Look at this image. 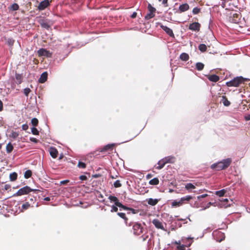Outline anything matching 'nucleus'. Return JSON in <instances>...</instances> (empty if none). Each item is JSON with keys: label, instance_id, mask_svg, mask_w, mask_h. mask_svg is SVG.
<instances>
[{"label": "nucleus", "instance_id": "nucleus-57", "mask_svg": "<svg viewBox=\"0 0 250 250\" xmlns=\"http://www.w3.org/2000/svg\"><path fill=\"white\" fill-rule=\"evenodd\" d=\"M168 35L170 36V37H174V34H173V32H167Z\"/></svg>", "mask_w": 250, "mask_h": 250}, {"label": "nucleus", "instance_id": "nucleus-43", "mask_svg": "<svg viewBox=\"0 0 250 250\" xmlns=\"http://www.w3.org/2000/svg\"><path fill=\"white\" fill-rule=\"evenodd\" d=\"M30 207V204L29 203L26 202V203L22 204V208L23 209H27Z\"/></svg>", "mask_w": 250, "mask_h": 250}, {"label": "nucleus", "instance_id": "nucleus-51", "mask_svg": "<svg viewBox=\"0 0 250 250\" xmlns=\"http://www.w3.org/2000/svg\"><path fill=\"white\" fill-rule=\"evenodd\" d=\"M10 188H11V186L10 185L6 184L4 186V189H5V190H9L10 189Z\"/></svg>", "mask_w": 250, "mask_h": 250}, {"label": "nucleus", "instance_id": "nucleus-40", "mask_svg": "<svg viewBox=\"0 0 250 250\" xmlns=\"http://www.w3.org/2000/svg\"><path fill=\"white\" fill-rule=\"evenodd\" d=\"M31 132L32 134H34L36 135H38L39 134V132L37 128L35 127H33L31 128Z\"/></svg>", "mask_w": 250, "mask_h": 250}, {"label": "nucleus", "instance_id": "nucleus-10", "mask_svg": "<svg viewBox=\"0 0 250 250\" xmlns=\"http://www.w3.org/2000/svg\"><path fill=\"white\" fill-rule=\"evenodd\" d=\"M49 4V2L48 0H44L42 1L41 2L38 6V8L40 10H42L44 9L46 7H47Z\"/></svg>", "mask_w": 250, "mask_h": 250}, {"label": "nucleus", "instance_id": "nucleus-8", "mask_svg": "<svg viewBox=\"0 0 250 250\" xmlns=\"http://www.w3.org/2000/svg\"><path fill=\"white\" fill-rule=\"evenodd\" d=\"M152 223L153 225H155V227L158 229L165 230L163 223L157 219H154L152 220Z\"/></svg>", "mask_w": 250, "mask_h": 250}, {"label": "nucleus", "instance_id": "nucleus-18", "mask_svg": "<svg viewBox=\"0 0 250 250\" xmlns=\"http://www.w3.org/2000/svg\"><path fill=\"white\" fill-rule=\"evenodd\" d=\"M193 198V197L190 195H188L187 196H184L183 197H181L180 199V201L182 203V205L184 203V202H188L190 200H191Z\"/></svg>", "mask_w": 250, "mask_h": 250}, {"label": "nucleus", "instance_id": "nucleus-49", "mask_svg": "<svg viewBox=\"0 0 250 250\" xmlns=\"http://www.w3.org/2000/svg\"><path fill=\"white\" fill-rule=\"evenodd\" d=\"M80 179L81 180H86L87 179V177L86 176H84V175H82V176H80Z\"/></svg>", "mask_w": 250, "mask_h": 250}, {"label": "nucleus", "instance_id": "nucleus-41", "mask_svg": "<svg viewBox=\"0 0 250 250\" xmlns=\"http://www.w3.org/2000/svg\"><path fill=\"white\" fill-rule=\"evenodd\" d=\"M154 16V13L149 12V13L147 14L145 18L147 20L150 19Z\"/></svg>", "mask_w": 250, "mask_h": 250}, {"label": "nucleus", "instance_id": "nucleus-17", "mask_svg": "<svg viewBox=\"0 0 250 250\" xmlns=\"http://www.w3.org/2000/svg\"><path fill=\"white\" fill-rule=\"evenodd\" d=\"M158 166L156 168L157 169H161L162 168H163L165 165L166 164L165 161H164V160L163 159L162 160H161L160 161H158Z\"/></svg>", "mask_w": 250, "mask_h": 250}, {"label": "nucleus", "instance_id": "nucleus-15", "mask_svg": "<svg viewBox=\"0 0 250 250\" xmlns=\"http://www.w3.org/2000/svg\"><path fill=\"white\" fill-rule=\"evenodd\" d=\"M208 78L210 81L214 83H216L219 80V76L215 74L208 75Z\"/></svg>", "mask_w": 250, "mask_h": 250}, {"label": "nucleus", "instance_id": "nucleus-22", "mask_svg": "<svg viewBox=\"0 0 250 250\" xmlns=\"http://www.w3.org/2000/svg\"><path fill=\"white\" fill-rule=\"evenodd\" d=\"M189 9V5L187 3H185L179 6V10L181 12H184L188 10Z\"/></svg>", "mask_w": 250, "mask_h": 250}, {"label": "nucleus", "instance_id": "nucleus-7", "mask_svg": "<svg viewBox=\"0 0 250 250\" xmlns=\"http://www.w3.org/2000/svg\"><path fill=\"white\" fill-rule=\"evenodd\" d=\"M37 53L38 56L40 57H51L52 55V53L50 51L47 50L46 49L44 48H41L38 50Z\"/></svg>", "mask_w": 250, "mask_h": 250}, {"label": "nucleus", "instance_id": "nucleus-47", "mask_svg": "<svg viewBox=\"0 0 250 250\" xmlns=\"http://www.w3.org/2000/svg\"><path fill=\"white\" fill-rule=\"evenodd\" d=\"M193 13L194 14H197L198 13H199V12H200V9L196 7V8H194L193 9Z\"/></svg>", "mask_w": 250, "mask_h": 250}, {"label": "nucleus", "instance_id": "nucleus-52", "mask_svg": "<svg viewBox=\"0 0 250 250\" xmlns=\"http://www.w3.org/2000/svg\"><path fill=\"white\" fill-rule=\"evenodd\" d=\"M3 110V104L2 101L0 100V112Z\"/></svg>", "mask_w": 250, "mask_h": 250}, {"label": "nucleus", "instance_id": "nucleus-26", "mask_svg": "<svg viewBox=\"0 0 250 250\" xmlns=\"http://www.w3.org/2000/svg\"><path fill=\"white\" fill-rule=\"evenodd\" d=\"M15 78L17 80V83L18 84H21L22 80V76L21 74H16Z\"/></svg>", "mask_w": 250, "mask_h": 250}, {"label": "nucleus", "instance_id": "nucleus-31", "mask_svg": "<svg viewBox=\"0 0 250 250\" xmlns=\"http://www.w3.org/2000/svg\"><path fill=\"white\" fill-rule=\"evenodd\" d=\"M226 193L225 189H221L216 191V194L219 197H223Z\"/></svg>", "mask_w": 250, "mask_h": 250}, {"label": "nucleus", "instance_id": "nucleus-34", "mask_svg": "<svg viewBox=\"0 0 250 250\" xmlns=\"http://www.w3.org/2000/svg\"><path fill=\"white\" fill-rule=\"evenodd\" d=\"M198 49L202 52H205L206 51L207 47L205 44L201 43L198 46Z\"/></svg>", "mask_w": 250, "mask_h": 250}, {"label": "nucleus", "instance_id": "nucleus-48", "mask_svg": "<svg viewBox=\"0 0 250 250\" xmlns=\"http://www.w3.org/2000/svg\"><path fill=\"white\" fill-rule=\"evenodd\" d=\"M28 125L27 124H23L22 125V129L23 130H27L28 129Z\"/></svg>", "mask_w": 250, "mask_h": 250}, {"label": "nucleus", "instance_id": "nucleus-45", "mask_svg": "<svg viewBox=\"0 0 250 250\" xmlns=\"http://www.w3.org/2000/svg\"><path fill=\"white\" fill-rule=\"evenodd\" d=\"M148 8L150 12L154 13L156 10L155 8L153 7L150 4L148 5Z\"/></svg>", "mask_w": 250, "mask_h": 250}, {"label": "nucleus", "instance_id": "nucleus-56", "mask_svg": "<svg viewBox=\"0 0 250 250\" xmlns=\"http://www.w3.org/2000/svg\"><path fill=\"white\" fill-rule=\"evenodd\" d=\"M68 182V180H64V181H61V183L62 184L64 185V184H66V183H67Z\"/></svg>", "mask_w": 250, "mask_h": 250}, {"label": "nucleus", "instance_id": "nucleus-3", "mask_svg": "<svg viewBox=\"0 0 250 250\" xmlns=\"http://www.w3.org/2000/svg\"><path fill=\"white\" fill-rule=\"evenodd\" d=\"M38 189H31L29 186H26L18 190L17 192L14 194V196H21L23 195L27 194L31 191H38Z\"/></svg>", "mask_w": 250, "mask_h": 250}, {"label": "nucleus", "instance_id": "nucleus-54", "mask_svg": "<svg viewBox=\"0 0 250 250\" xmlns=\"http://www.w3.org/2000/svg\"><path fill=\"white\" fill-rule=\"evenodd\" d=\"M136 16H137V13H136V12H133V14L131 15V17L132 18H136Z\"/></svg>", "mask_w": 250, "mask_h": 250}, {"label": "nucleus", "instance_id": "nucleus-14", "mask_svg": "<svg viewBox=\"0 0 250 250\" xmlns=\"http://www.w3.org/2000/svg\"><path fill=\"white\" fill-rule=\"evenodd\" d=\"M117 206L119 207V208H122V209H123L124 210L131 211H132V212L133 214H135V213H136L137 212V211L135 209H133L132 208H130L127 207L125 206V205L122 204L121 203L119 204Z\"/></svg>", "mask_w": 250, "mask_h": 250}, {"label": "nucleus", "instance_id": "nucleus-62", "mask_svg": "<svg viewBox=\"0 0 250 250\" xmlns=\"http://www.w3.org/2000/svg\"><path fill=\"white\" fill-rule=\"evenodd\" d=\"M44 200L46 201H50V197H45Z\"/></svg>", "mask_w": 250, "mask_h": 250}, {"label": "nucleus", "instance_id": "nucleus-25", "mask_svg": "<svg viewBox=\"0 0 250 250\" xmlns=\"http://www.w3.org/2000/svg\"><path fill=\"white\" fill-rule=\"evenodd\" d=\"M159 183V180L158 178L156 177L150 180L149 184L151 185H157Z\"/></svg>", "mask_w": 250, "mask_h": 250}, {"label": "nucleus", "instance_id": "nucleus-42", "mask_svg": "<svg viewBox=\"0 0 250 250\" xmlns=\"http://www.w3.org/2000/svg\"><path fill=\"white\" fill-rule=\"evenodd\" d=\"M31 90L29 88H25L23 89V93L25 96H28Z\"/></svg>", "mask_w": 250, "mask_h": 250}, {"label": "nucleus", "instance_id": "nucleus-23", "mask_svg": "<svg viewBox=\"0 0 250 250\" xmlns=\"http://www.w3.org/2000/svg\"><path fill=\"white\" fill-rule=\"evenodd\" d=\"M180 58L182 61H187L189 59V56L187 53H182L180 56Z\"/></svg>", "mask_w": 250, "mask_h": 250}, {"label": "nucleus", "instance_id": "nucleus-38", "mask_svg": "<svg viewBox=\"0 0 250 250\" xmlns=\"http://www.w3.org/2000/svg\"><path fill=\"white\" fill-rule=\"evenodd\" d=\"M39 121L37 118H33L31 119V124L32 125L34 126H37L38 125Z\"/></svg>", "mask_w": 250, "mask_h": 250}, {"label": "nucleus", "instance_id": "nucleus-1", "mask_svg": "<svg viewBox=\"0 0 250 250\" xmlns=\"http://www.w3.org/2000/svg\"><path fill=\"white\" fill-rule=\"evenodd\" d=\"M232 162L231 158H227L218 163H214L211 166V168L216 170L226 169L230 165Z\"/></svg>", "mask_w": 250, "mask_h": 250}, {"label": "nucleus", "instance_id": "nucleus-29", "mask_svg": "<svg viewBox=\"0 0 250 250\" xmlns=\"http://www.w3.org/2000/svg\"><path fill=\"white\" fill-rule=\"evenodd\" d=\"M204 67V63L197 62L196 63V68L198 71H202Z\"/></svg>", "mask_w": 250, "mask_h": 250}, {"label": "nucleus", "instance_id": "nucleus-19", "mask_svg": "<svg viewBox=\"0 0 250 250\" xmlns=\"http://www.w3.org/2000/svg\"><path fill=\"white\" fill-rule=\"evenodd\" d=\"M163 159L164 160L165 163L167 164L168 163H174L175 158L173 156H169L165 157Z\"/></svg>", "mask_w": 250, "mask_h": 250}, {"label": "nucleus", "instance_id": "nucleus-63", "mask_svg": "<svg viewBox=\"0 0 250 250\" xmlns=\"http://www.w3.org/2000/svg\"><path fill=\"white\" fill-rule=\"evenodd\" d=\"M207 196H208L207 194H203V195H202L201 197V198H205V197H206Z\"/></svg>", "mask_w": 250, "mask_h": 250}, {"label": "nucleus", "instance_id": "nucleus-36", "mask_svg": "<svg viewBox=\"0 0 250 250\" xmlns=\"http://www.w3.org/2000/svg\"><path fill=\"white\" fill-rule=\"evenodd\" d=\"M190 244L191 243L189 244L188 245H180L179 244V245L177 247V248L178 250H186V247H189L190 246Z\"/></svg>", "mask_w": 250, "mask_h": 250}, {"label": "nucleus", "instance_id": "nucleus-55", "mask_svg": "<svg viewBox=\"0 0 250 250\" xmlns=\"http://www.w3.org/2000/svg\"><path fill=\"white\" fill-rule=\"evenodd\" d=\"M118 175H115V176H113L111 174V173H110V177L112 178V179H115L116 178L118 177Z\"/></svg>", "mask_w": 250, "mask_h": 250}, {"label": "nucleus", "instance_id": "nucleus-24", "mask_svg": "<svg viewBox=\"0 0 250 250\" xmlns=\"http://www.w3.org/2000/svg\"><path fill=\"white\" fill-rule=\"evenodd\" d=\"M4 40L6 42L9 46H13V44L15 42L14 40L13 39L11 38H7L6 37L3 38Z\"/></svg>", "mask_w": 250, "mask_h": 250}, {"label": "nucleus", "instance_id": "nucleus-44", "mask_svg": "<svg viewBox=\"0 0 250 250\" xmlns=\"http://www.w3.org/2000/svg\"><path fill=\"white\" fill-rule=\"evenodd\" d=\"M118 211V206L112 205L111 207V212H117Z\"/></svg>", "mask_w": 250, "mask_h": 250}, {"label": "nucleus", "instance_id": "nucleus-50", "mask_svg": "<svg viewBox=\"0 0 250 250\" xmlns=\"http://www.w3.org/2000/svg\"><path fill=\"white\" fill-rule=\"evenodd\" d=\"M30 141L35 142L36 143L38 142V140L35 138H30Z\"/></svg>", "mask_w": 250, "mask_h": 250}, {"label": "nucleus", "instance_id": "nucleus-16", "mask_svg": "<svg viewBox=\"0 0 250 250\" xmlns=\"http://www.w3.org/2000/svg\"><path fill=\"white\" fill-rule=\"evenodd\" d=\"M108 199L110 200L111 202H113L114 203V205L116 206L118 205L120 203L119 202V200L116 197L110 195L108 197Z\"/></svg>", "mask_w": 250, "mask_h": 250}, {"label": "nucleus", "instance_id": "nucleus-60", "mask_svg": "<svg viewBox=\"0 0 250 250\" xmlns=\"http://www.w3.org/2000/svg\"><path fill=\"white\" fill-rule=\"evenodd\" d=\"M167 0H162V3L163 4L166 5V4H167Z\"/></svg>", "mask_w": 250, "mask_h": 250}, {"label": "nucleus", "instance_id": "nucleus-2", "mask_svg": "<svg viewBox=\"0 0 250 250\" xmlns=\"http://www.w3.org/2000/svg\"><path fill=\"white\" fill-rule=\"evenodd\" d=\"M246 79L242 77H234L230 81L227 82L226 85L229 87H238L242 84H244Z\"/></svg>", "mask_w": 250, "mask_h": 250}, {"label": "nucleus", "instance_id": "nucleus-11", "mask_svg": "<svg viewBox=\"0 0 250 250\" xmlns=\"http://www.w3.org/2000/svg\"><path fill=\"white\" fill-rule=\"evenodd\" d=\"M47 76L48 74L46 71L43 72L39 79V82L41 83H44L47 80Z\"/></svg>", "mask_w": 250, "mask_h": 250}, {"label": "nucleus", "instance_id": "nucleus-58", "mask_svg": "<svg viewBox=\"0 0 250 250\" xmlns=\"http://www.w3.org/2000/svg\"><path fill=\"white\" fill-rule=\"evenodd\" d=\"M142 237L143 238V241H145L146 239L148 238V236H145L144 235H142Z\"/></svg>", "mask_w": 250, "mask_h": 250}, {"label": "nucleus", "instance_id": "nucleus-33", "mask_svg": "<svg viewBox=\"0 0 250 250\" xmlns=\"http://www.w3.org/2000/svg\"><path fill=\"white\" fill-rule=\"evenodd\" d=\"M182 205V204L180 201L178 202L176 200H174L173 202H172V203L171 204V206H172V207H177L180 206Z\"/></svg>", "mask_w": 250, "mask_h": 250}, {"label": "nucleus", "instance_id": "nucleus-39", "mask_svg": "<svg viewBox=\"0 0 250 250\" xmlns=\"http://www.w3.org/2000/svg\"><path fill=\"white\" fill-rule=\"evenodd\" d=\"M113 186L115 188H120L122 186V184L120 180H116L113 184Z\"/></svg>", "mask_w": 250, "mask_h": 250}, {"label": "nucleus", "instance_id": "nucleus-46", "mask_svg": "<svg viewBox=\"0 0 250 250\" xmlns=\"http://www.w3.org/2000/svg\"><path fill=\"white\" fill-rule=\"evenodd\" d=\"M11 8L13 10H17L19 8V5L16 3L13 4Z\"/></svg>", "mask_w": 250, "mask_h": 250}, {"label": "nucleus", "instance_id": "nucleus-64", "mask_svg": "<svg viewBox=\"0 0 250 250\" xmlns=\"http://www.w3.org/2000/svg\"><path fill=\"white\" fill-rule=\"evenodd\" d=\"M1 145L0 144V149H1Z\"/></svg>", "mask_w": 250, "mask_h": 250}, {"label": "nucleus", "instance_id": "nucleus-12", "mask_svg": "<svg viewBox=\"0 0 250 250\" xmlns=\"http://www.w3.org/2000/svg\"><path fill=\"white\" fill-rule=\"evenodd\" d=\"M49 152L52 158H56L58 157V151L57 148L53 147H50Z\"/></svg>", "mask_w": 250, "mask_h": 250}, {"label": "nucleus", "instance_id": "nucleus-27", "mask_svg": "<svg viewBox=\"0 0 250 250\" xmlns=\"http://www.w3.org/2000/svg\"><path fill=\"white\" fill-rule=\"evenodd\" d=\"M6 148V151H7V153H10L11 152V151H13V150L14 149V147L11 143H9L7 145Z\"/></svg>", "mask_w": 250, "mask_h": 250}, {"label": "nucleus", "instance_id": "nucleus-5", "mask_svg": "<svg viewBox=\"0 0 250 250\" xmlns=\"http://www.w3.org/2000/svg\"><path fill=\"white\" fill-rule=\"evenodd\" d=\"M212 235L214 239H216V240L219 242L225 240V235L224 232L219 231V230H215L212 233Z\"/></svg>", "mask_w": 250, "mask_h": 250}, {"label": "nucleus", "instance_id": "nucleus-53", "mask_svg": "<svg viewBox=\"0 0 250 250\" xmlns=\"http://www.w3.org/2000/svg\"><path fill=\"white\" fill-rule=\"evenodd\" d=\"M245 119L247 121H250V114H248L245 117Z\"/></svg>", "mask_w": 250, "mask_h": 250}, {"label": "nucleus", "instance_id": "nucleus-32", "mask_svg": "<svg viewBox=\"0 0 250 250\" xmlns=\"http://www.w3.org/2000/svg\"><path fill=\"white\" fill-rule=\"evenodd\" d=\"M32 176V171L31 170H27L24 173V177L25 178L28 179Z\"/></svg>", "mask_w": 250, "mask_h": 250}, {"label": "nucleus", "instance_id": "nucleus-61", "mask_svg": "<svg viewBox=\"0 0 250 250\" xmlns=\"http://www.w3.org/2000/svg\"><path fill=\"white\" fill-rule=\"evenodd\" d=\"M152 176V175L151 174H148L146 176V178L147 179H150V178H151V177Z\"/></svg>", "mask_w": 250, "mask_h": 250}, {"label": "nucleus", "instance_id": "nucleus-20", "mask_svg": "<svg viewBox=\"0 0 250 250\" xmlns=\"http://www.w3.org/2000/svg\"><path fill=\"white\" fill-rule=\"evenodd\" d=\"M147 203L148 205H151V206H155L157 205L158 203V200L157 199H152V198H149Z\"/></svg>", "mask_w": 250, "mask_h": 250}, {"label": "nucleus", "instance_id": "nucleus-30", "mask_svg": "<svg viewBox=\"0 0 250 250\" xmlns=\"http://www.w3.org/2000/svg\"><path fill=\"white\" fill-rule=\"evenodd\" d=\"M9 178L11 181H15L17 178V174L16 172H13L9 175Z\"/></svg>", "mask_w": 250, "mask_h": 250}, {"label": "nucleus", "instance_id": "nucleus-28", "mask_svg": "<svg viewBox=\"0 0 250 250\" xmlns=\"http://www.w3.org/2000/svg\"><path fill=\"white\" fill-rule=\"evenodd\" d=\"M185 188L187 190H192L195 189V187L191 183H188L186 185Z\"/></svg>", "mask_w": 250, "mask_h": 250}, {"label": "nucleus", "instance_id": "nucleus-35", "mask_svg": "<svg viewBox=\"0 0 250 250\" xmlns=\"http://www.w3.org/2000/svg\"><path fill=\"white\" fill-rule=\"evenodd\" d=\"M223 103L225 106H229L230 105V102L228 101V99L225 96L223 97Z\"/></svg>", "mask_w": 250, "mask_h": 250}, {"label": "nucleus", "instance_id": "nucleus-9", "mask_svg": "<svg viewBox=\"0 0 250 250\" xmlns=\"http://www.w3.org/2000/svg\"><path fill=\"white\" fill-rule=\"evenodd\" d=\"M230 20L234 23H237L240 19V15L237 13H230Z\"/></svg>", "mask_w": 250, "mask_h": 250}, {"label": "nucleus", "instance_id": "nucleus-4", "mask_svg": "<svg viewBox=\"0 0 250 250\" xmlns=\"http://www.w3.org/2000/svg\"><path fill=\"white\" fill-rule=\"evenodd\" d=\"M115 145L114 144H107V145L104 146L103 147H99L96 151H99L100 152H102L103 154H105L106 153L108 154H110L112 152L113 148H114Z\"/></svg>", "mask_w": 250, "mask_h": 250}, {"label": "nucleus", "instance_id": "nucleus-13", "mask_svg": "<svg viewBox=\"0 0 250 250\" xmlns=\"http://www.w3.org/2000/svg\"><path fill=\"white\" fill-rule=\"evenodd\" d=\"M200 24L198 22H193L189 25V29L191 30H199Z\"/></svg>", "mask_w": 250, "mask_h": 250}, {"label": "nucleus", "instance_id": "nucleus-59", "mask_svg": "<svg viewBox=\"0 0 250 250\" xmlns=\"http://www.w3.org/2000/svg\"><path fill=\"white\" fill-rule=\"evenodd\" d=\"M12 136H13V137L14 138H16V137H17V136H18V134H17V133H16V132H14V133H13L12 134Z\"/></svg>", "mask_w": 250, "mask_h": 250}, {"label": "nucleus", "instance_id": "nucleus-21", "mask_svg": "<svg viewBox=\"0 0 250 250\" xmlns=\"http://www.w3.org/2000/svg\"><path fill=\"white\" fill-rule=\"evenodd\" d=\"M117 214L120 218L124 219L125 224L127 225L128 218L126 217L125 214L123 212H118Z\"/></svg>", "mask_w": 250, "mask_h": 250}, {"label": "nucleus", "instance_id": "nucleus-37", "mask_svg": "<svg viewBox=\"0 0 250 250\" xmlns=\"http://www.w3.org/2000/svg\"><path fill=\"white\" fill-rule=\"evenodd\" d=\"M77 167L80 168L84 169L86 167V165L84 163L82 162V161H79L78 163Z\"/></svg>", "mask_w": 250, "mask_h": 250}, {"label": "nucleus", "instance_id": "nucleus-6", "mask_svg": "<svg viewBox=\"0 0 250 250\" xmlns=\"http://www.w3.org/2000/svg\"><path fill=\"white\" fill-rule=\"evenodd\" d=\"M133 232L136 235H140L143 233L144 228L141 224L136 223L133 226Z\"/></svg>", "mask_w": 250, "mask_h": 250}]
</instances>
